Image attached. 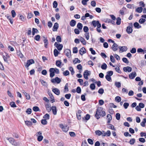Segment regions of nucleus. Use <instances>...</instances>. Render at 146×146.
I'll return each mask as SVG.
<instances>
[{"mask_svg":"<svg viewBox=\"0 0 146 146\" xmlns=\"http://www.w3.org/2000/svg\"><path fill=\"white\" fill-rule=\"evenodd\" d=\"M106 115V113L104 111H103V108H99L97 110L96 113L95 115V116L97 119H99L100 117L99 115L102 117L105 116Z\"/></svg>","mask_w":146,"mask_h":146,"instance_id":"f257e3e1","label":"nucleus"},{"mask_svg":"<svg viewBox=\"0 0 146 146\" xmlns=\"http://www.w3.org/2000/svg\"><path fill=\"white\" fill-rule=\"evenodd\" d=\"M7 139L8 140L9 142L12 144L13 145L15 146H17V144L15 140L12 138L10 137L9 138H7Z\"/></svg>","mask_w":146,"mask_h":146,"instance_id":"f03ea898","label":"nucleus"},{"mask_svg":"<svg viewBox=\"0 0 146 146\" xmlns=\"http://www.w3.org/2000/svg\"><path fill=\"white\" fill-rule=\"evenodd\" d=\"M51 81L53 83L56 82L57 84H59L61 80L58 77H56L54 79H51Z\"/></svg>","mask_w":146,"mask_h":146,"instance_id":"7ed1b4c3","label":"nucleus"},{"mask_svg":"<svg viewBox=\"0 0 146 146\" xmlns=\"http://www.w3.org/2000/svg\"><path fill=\"white\" fill-rule=\"evenodd\" d=\"M35 63V61L31 59L28 60L27 61V64L25 65V66L26 67H28L31 64H34Z\"/></svg>","mask_w":146,"mask_h":146,"instance_id":"20e7f679","label":"nucleus"},{"mask_svg":"<svg viewBox=\"0 0 146 146\" xmlns=\"http://www.w3.org/2000/svg\"><path fill=\"white\" fill-rule=\"evenodd\" d=\"M54 46L59 51L61 50L63 47V45L62 44H58L57 42L55 43Z\"/></svg>","mask_w":146,"mask_h":146,"instance_id":"39448f33","label":"nucleus"},{"mask_svg":"<svg viewBox=\"0 0 146 146\" xmlns=\"http://www.w3.org/2000/svg\"><path fill=\"white\" fill-rule=\"evenodd\" d=\"M43 40L44 43V47L46 48H47V45L48 44V41L47 38L44 37V36H42Z\"/></svg>","mask_w":146,"mask_h":146,"instance_id":"423d86ee","label":"nucleus"},{"mask_svg":"<svg viewBox=\"0 0 146 146\" xmlns=\"http://www.w3.org/2000/svg\"><path fill=\"white\" fill-rule=\"evenodd\" d=\"M54 68H51L49 69V72L50 73V77L51 78H52L54 77Z\"/></svg>","mask_w":146,"mask_h":146,"instance_id":"0eeeda50","label":"nucleus"},{"mask_svg":"<svg viewBox=\"0 0 146 146\" xmlns=\"http://www.w3.org/2000/svg\"><path fill=\"white\" fill-rule=\"evenodd\" d=\"M132 68L129 66H127L126 67H125L123 68V70L125 72H129L131 71Z\"/></svg>","mask_w":146,"mask_h":146,"instance_id":"6e6552de","label":"nucleus"},{"mask_svg":"<svg viewBox=\"0 0 146 146\" xmlns=\"http://www.w3.org/2000/svg\"><path fill=\"white\" fill-rule=\"evenodd\" d=\"M60 127L65 132H67L68 130V129L67 128V126H65L61 124L60 125Z\"/></svg>","mask_w":146,"mask_h":146,"instance_id":"1a4fd4ad","label":"nucleus"},{"mask_svg":"<svg viewBox=\"0 0 146 146\" xmlns=\"http://www.w3.org/2000/svg\"><path fill=\"white\" fill-rule=\"evenodd\" d=\"M118 48L119 49V52H121L126 51L127 49V47L125 46H119Z\"/></svg>","mask_w":146,"mask_h":146,"instance_id":"9d476101","label":"nucleus"},{"mask_svg":"<svg viewBox=\"0 0 146 146\" xmlns=\"http://www.w3.org/2000/svg\"><path fill=\"white\" fill-rule=\"evenodd\" d=\"M137 74L135 72H134L130 74L129 75V78L131 79H133L136 76Z\"/></svg>","mask_w":146,"mask_h":146,"instance_id":"9b49d317","label":"nucleus"},{"mask_svg":"<svg viewBox=\"0 0 146 146\" xmlns=\"http://www.w3.org/2000/svg\"><path fill=\"white\" fill-rule=\"evenodd\" d=\"M65 53L66 56L69 58L71 56V52L70 50L67 49L64 51Z\"/></svg>","mask_w":146,"mask_h":146,"instance_id":"f8f14e48","label":"nucleus"},{"mask_svg":"<svg viewBox=\"0 0 146 146\" xmlns=\"http://www.w3.org/2000/svg\"><path fill=\"white\" fill-rule=\"evenodd\" d=\"M52 91L57 95H59L60 94V91L59 90L58 88H55L53 89L52 90Z\"/></svg>","mask_w":146,"mask_h":146,"instance_id":"ddd939ff","label":"nucleus"},{"mask_svg":"<svg viewBox=\"0 0 146 146\" xmlns=\"http://www.w3.org/2000/svg\"><path fill=\"white\" fill-rule=\"evenodd\" d=\"M45 106L46 109L48 112H50L51 110L52 107L50 104H47L45 105Z\"/></svg>","mask_w":146,"mask_h":146,"instance_id":"4468645a","label":"nucleus"},{"mask_svg":"<svg viewBox=\"0 0 146 146\" xmlns=\"http://www.w3.org/2000/svg\"><path fill=\"white\" fill-rule=\"evenodd\" d=\"M58 28V24L57 23H54L53 27L52 30L53 31H57Z\"/></svg>","mask_w":146,"mask_h":146,"instance_id":"2eb2a0df","label":"nucleus"},{"mask_svg":"<svg viewBox=\"0 0 146 146\" xmlns=\"http://www.w3.org/2000/svg\"><path fill=\"white\" fill-rule=\"evenodd\" d=\"M85 48L84 47H82L79 50V53L81 55H82L83 54L85 53L86 52L85 51Z\"/></svg>","mask_w":146,"mask_h":146,"instance_id":"dca6fc26","label":"nucleus"},{"mask_svg":"<svg viewBox=\"0 0 146 146\" xmlns=\"http://www.w3.org/2000/svg\"><path fill=\"white\" fill-rule=\"evenodd\" d=\"M111 48L114 51H116L118 49V45L116 43H114L112 46Z\"/></svg>","mask_w":146,"mask_h":146,"instance_id":"f3484780","label":"nucleus"},{"mask_svg":"<svg viewBox=\"0 0 146 146\" xmlns=\"http://www.w3.org/2000/svg\"><path fill=\"white\" fill-rule=\"evenodd\" d=\"M52 110L53 112V114L54 115L56 114L57 110L56 107L55 106H53L52 107Z\"/></svg>","mask_w":146,"mask_h":146,"instance_id":"a211bd4d","label":"nucleus"},{"mask_svg":"<svg viewBox=\"0 0 146 146\" xmlns=\"http://www.w3.org/2000/svg\"><path fill=\"white\" fill-rule=\"evenodd\" d=\"M76 24V21L74 20H72L70 23V25L71 27L74 26Z\"/></svg>","mask_w":146,"mask_h":146,"instance_id":"6ab92c4d","label":"nucleus"},{"mask_svg":"<svg viewBox=\"0 0 146 146\" xmlns=\"http://www.w3.org/2000/svg\"><path fill=\"white\" fill-rule=\"evenodd\" d=\"M126 31L128 34H130L132 32L133 29L131 27H127Z\"/></svg>","mask_w":146,"mask_h":146,"instance_id":"aec40b11","label":"nucleus"},{"mask_svg":"<svg viewBox=\"0 0 146 146\" xmlns=\"http://www.w3.org/2000/svg\"><path fill=\"white\" fill-rule=\"evenodd\" d=\"M3 57L5 62L8 64H9L8 60H9L10 58H7V57H6L4 55L3 56Z\"/></svg>","mask_w":146,"mask_h":146,"instance_id":"412c9836","label":"nucleus"},{"mask_svg":"<svg viewBox=\"0 0 146 146\" xmlns=\"http://www.w3.org/2000/svg\"><path fill=\"white\" fill-rule=\"evenodd\" d=\"M111 135V132L110 131L108 130L106 132H105L104 135H103V137L106 136H110Z\"/></svg>","mask_w":146,"mask_h":146,"instance_id":"4be33fe9","label":"nucleus"},{"mask_svg":"<svg viewBox=\"0 0 146 146\" xmlns=\"http://www.w3.org/2000/svg\"><path fill=\"white\" fill-rule=\"evenodd\" d=\"M134 27L137 29H139L141 27V26L137 22H135L134 24Z\"/></svg>","mask_w":146,"mask_h":146,"instance_id":"5701e85b","label":"nucleus"},{"mask_svg":"<svg viewBox=\"0 0 146 146\" xmlns=\"http://www.w3.org/2000/svg\"><path fill=\"white\" fill-rule=\"evenodd\" d=\"M80 40L81 42L84 45H86V44L85 40L82 37H80Z\"/></svg>","mask_w":146,"mask_h":146,"instance_id":"b1692460","label":"nucleus"},{"mask_svg":"<svg viewBox=\"0 0 146 146\" xmlns=\"http://www.w3.org/2000/svg\"><path fill=\"white\" fill-rule=\"evenodd\" d=\"M90 115L88 114H87L86 115V116H85L84 117L82 118V119L83 120H84L85 118L86 120H88L90 118Z\"/></svg>","mask_w":146,"mask_h":146,"instance_id":"393cba45","label":"nucleus"},{"mask_svg":"<svg viewBox=\"0 0 146 146\" xmlns=\"http://www.w3.org/2000/svg\"><path fill=\"white\" fill-rule=\"evenodd\" d=\"M143 9L142 7H137L136 9L137 12L139 13H141L142 12Z\"/></svg>","mask_w":146,"mask_h":146,"instance_id":"a878e982","label":"nucleus"},{"mask_svg":"<svg viewBox=\"0 0 146 146\" xmlns=\"http://www.w3.org/2000/svg\"><path fill=\"white\" fill-rule=\"evenodd\" d=\"M59 52L56 49H55L54 51V53L55 57H56L58 56Z\"/></svg>","mask_w":146,"mask_h":146,"instance_id":"bb28decb","label":"nucleus"},{"mask_svg":"<svg viewBox=\"0 0 146 146\" xmlns=\"http://www.w3.org/2000/svg\"><path fill=\"white\" fill-rule=\"evenodd\" d=\"M135 142V140L134 138L131 139L129 141V143L131 145L134 144Z\"/></svg>","mask_w":146,"mask_h":146,"instance_id":"cd10ccee","label":"nucleus"},{"mask_svg":"<svg viewBox=\"0 0 146 146\" xmlns=\"http://www.w3.org/2000/svg\"><path fill=\"white\" fill-rule=\"evenodd\" d=\"M108 127L109 128L111 129L112 130H115L114 127L111 124H108Z\"/></svg>","mask_w":146,"mask_h":146,"instance_id":"c85d7f7f","label":"nucleus"},{"mask_svg":"<svg viewBox=\"0 0 146 146\" xmlns=\"http://www.w3.org/2000/svg\"><path fill=\"white\" fill-rule=\"evenodd\" d=\"M126 9V8L123 7L122 9L120 10L119 11V13L121 14L122 15H124V10Z\"/></svg>","mask_w":146,"mask_h":146,"instance_id":"c756f323","label":"nucleus"},{"mask_svg":"<svg viewBox=\"0 0 146 146\" xmlns=\"http://www.w3.org/2000/svg\"><path fill=\"white\" fill-rule=\"evenodd\" d=\"M95 133L96 135L98 136H100L102 135V131L99 130L96 131H95Z\"/></svg>","mask_w":146,"mask_h":146,"instance_id":"7c9ffc66","label":"nucleus"},{"mask_svg":"<svg viewBox=\"0 0 146 146\" xmlns=\"http://www.w3.org/2000/svg\"><path fill=\"white\" fill-rule=\"evenodd\" d=\"M117 21L116 22V23L117 25H119L121 24V19L120 18L118 17H117Z\"/></svg>","mask_w":146,"mask_h":146,"instance_id":"2f4dec72","label":"nucleus"},{"mask_svg":"<svg viewBox=\"0 0 146 146\" xmlns=\"http://www.w3.org/2000/svg\"><path fill=\"white\" fill-rule=\"evenodd\" d=\"M82 25L81 23H79L77 25V27L80 30H81L82 29Z\"/></svg>","mask_w":146,"mask_h":146,"instance_id":"473e14b6","label":"nucleus"},{"mask_svg":"<svg viewBox=\"0 0 146 146\" xmlns=\"http://www.w3.org/2000/svg\"><path fill=\"white\" fill-rule=\"evenodd\" d=\"M115 85L118 88H120L121 86V83L119 82H116L115 83Z\"/></svg>","mask_w":146,"mask_h":146,"instance_id":"72a5a7b5","label":"nucleus"},{"mask_svg":"<svg viewBox=\"0 0 146 146\" xmlns=\"http://www.w3.org/2000/svg\"><path fill=\"white\" fill-rule=\"evenodd\" d=\"M56 65L58 67H60L61 65V62L60 60H57L56 61Z\"/></svg>","mask_w":146,"mask_h":146,"instance_id":"f704fd0d","label":"nucleus"},{"mask_svg":"<svg viewBox=\"0 0 146 146\" xmlns=\"http://www.w3.org/2000/svg\"><path fill=\"white\" fill-rule=\"evenodd\" d=\"M73 63L74 64L76 63H80V60H79L78 58H75L73 61Z\"/></svg>","mask_w":146,"mask_h":146,"instance_id":"c9c22d12","label":"nucleus"},{"mask_svg":"<svg viewBox=\"0 0 146 146\" xmlns=\"http://www.w3.org/2000/svg\"><path fill=\"white\" fill-rule=\"evenodd\" d=\"M69 70L71 72V74L73 75L74 73V70L73 68L71 66L69 67Z\"/></svg>","mask_w":146,"mask_h":146,"instance_id":"e433bc0d","label":"nucleus"},{"mask_svg":"<svg viewBox=\"0 0 146 146\" xmlns=\"http://www.w3.org/2000/svg\"><path fill=\"white\" fill-rule=\"evenodd\" d=\"M23 93L25 96L26 99L27 100L30 99V96L26 92H24Z\"/></svg>","mask_w":146,"mask_h":146,"instance_id":"4c0bfd02","label":"nucleus"},{"mask_svg":"<svg viewBox=\"0 0 146 146\" xmlns=\"http://www.w3.org/2000/svg\"><path fill=\"white\" fill-rule=\"evenodd\" d=\"M38 33V31L37 29L34 28H33L32 34L33 35H35V33Z\"/></svg>","mask_w":146,"mask_h":146,"instance_id":"58836bf2","label":"nucleus"},{"mask_svg":"<svg viewBox=\"0 0 146 146\" xmlns=\"http://www.w3.org/2000/svg\"><path fill=\"white\" fill-rule=\"evenodd\" d=\"M90 87L91 90H94L95 89L96 86L93 83L90 85Z\"/></svg>","mask_w":146,"mask_h":146,"instance_id":"ea45409f","label":"nucleus"},{"mask_svg":"<svg viewBox=\"0 0 146 146\" xmlns=\"http://www.w3.org/2000/svg\"><path fill=\"white\" fill-rule=\"evenodd\" d=\"M56 40L58 42H61L62 41L61 38L60 36H58L56 38Z\"/></svg>","mask_w":146,"mask_h":146,"instance_id":"a19ab883","label":"nucleus"},{"mask_svg":"<svg viewBox=\"0 0 146 146\" xmlns=\"http://www.w3.org/2000/svg\"><path fill=\"white\" fill-rule=\"evenodd\" d=\"M101 68L103 70H105L107 68V65L106 64L104 63L101 66Z\"/></svg>","mask_w":146,"mask_h":146,"instance_id":"79ce46f5","label":"nucleus"},{"mask_svg":"<svg viewBox=\"0 0 146 146\" xmlns=\"http://www.w3.org/2000/svg\"><path fill=\"white\" fill-rule=\"evenodd\" d=\"M63 74L64 76H67L69 75L70 74V73L69 72L68 70H67L64 72H63Z\"/></svg>","mask_w":146,"mask_h":146,"instance_id":"37998d69","label":"nucleus"},{"mask_svg":"<svg viewBox=\"0 0 146 146\" xmlns=\"http://www.w3.org/2000/svg\"><path fill=\"white\" fill-rule=\"evenodd\" d=\"M33 110L35 111H39V108L37 106H34L33 108Z\"/></svg>","mask_w":146,"mask_h":146,"instance_id":"c03bdc74","label":"nucleus"},{"mask_svg":"<svg viewBox=\"0 0 146 146\" xmlns=\"http://www.w3.org/2000/svg\"><path fill=\"white\" fill-rule=\"evenodd\" d=\"M115 100L116 101L119 102L121 100V99L120 97L119 96H117L115 98Z\"/></svg>","mask_w":146,"mask_h":146,"instance_id":"a18cd8bd","label":"nucleus"},{"mask_svg":"<svg viewBox=\"0 0 146 146\" xmlns=\"http://www.w3.org/2000/svg\"><path fill=\"white\" fill-rule=\"evenodd\" d=\"M49 115L48 114L46 113L44 115L43 117L44 119L47 120L49 119Z\"/></svg>","mask_w":146,"mask_h":146,"instance_id":"49530a36","label":"nucleus"},{"mask_svg":"<svg viewBox=\"0 0 146 146\" xmlns=\"http://www.w3.org/2000/svg\"><path fill=\"white\" fill-rule=\"evenodd\" d=\"M25 124L27 126L31 125L32 124V123L29 121H25Z\"/></svg>","mask_w":146,"mask_h":146,"instance_id":"de8ad7c7","label":"nucleus"},{"mask_svg":"<svg viewBox=\"0 0 146 146\" xmlns=\"http://www.w3.org/2000/svg\"><path fill=\"white\" fill-rule=\"evenodd\" d=\"M145 21V19L141 18L139 20V22L140 24H142L144 23Z\"/></svg>","mask_w":146,"mask_h":146,"instance_id":"09e8293b","label":"nucleus"},{"mask_svg":"<svg viewBox=\"0 0 146 146\" xmlns=\"http://www.w3.org/2000/svg\"><path fill=\"white\" fill-rule=\"evenodd\" d=\"M41 123L44 125H45L47 123V121L45 119H42L41 121Z\"/></svg>","mask_w":146,"mask_h":146,"instance_id":"8fccbe9b","label":"nucleus"},{"mask_svg":"<svg viewBox=\"0 0 146 146\" xmlns=\"http://www.w3.org/2000/svg\"><path fill=\"white\" fill-rule=\"evenodd\" d=\"M91 5L92 6L95 7L96 6V3L95 1H92L91 2Z\"/></svg>","mask_w":146,"mask_h":146,"instance_id":"3c124183","label":"nucleus"},{"mask_svg":"<svg viewBox=\"0 0 146 146\" xmlns=\"http://www.w3.org/2000/svg\"><path fill=\"white\" fill-rule=\"evenodd\" d=\"M110 60L113 63H114L115 61V59L112 55H110Z\"/></svg>","mask_w":146,"mask_h":146,"instance_id":"603ef678","label":"nucleus"},{"mask_svg":"<svg viewBox=\"0 0 146 146\" xmlns=\"http://www.w3.org/2000/svg\"><path fill=\"white\" fill-rule=\"evenodd\" d=\"M106 79L108 81H110L111 80V78L110 76L106 74L105 76Z\"/></svg>","mask_w":146,"mask_h":146,"instance_id":"864d4df0","label":"nucleus"},{"mask_svg":"<svg viewBox=\"0 0 146 146\" xmlns=\"http://www.w3.org/2000/svg\"><path fill=\"white\" fill-rule=\"evenodd\" d=\"M116 118L117 120H119L120 117V115L119 113H116L115 115Z\"/></svg>","mask_w":146,"mask_h":146,"instance_id":"5fc2aeb1","label":"nucleus"},{"mask_svg":"<svg viewBox=\"0 0 146 146\" xmlns=\"http://www.w3.org/2000/svg\"><path fill=\"white\" fill-rule=\"evenodd\" d=\"M113 74V72L112 71H109L107 72V74L110 76H111Z\"/></svg>","mask_w":146,"mask_h":146,"instance_id":"6e6d98bb","label":"nucleus"},{"mask_svg":"<svg viewBox=\"0 0 146 146\" xmlns=\"http://www.w3.org/2000/svg\"><path fill=\"white\" fill-rule=\"evenodd\" d=\"M69 134L71 137H75L76 135L75 133L74 132H69Z\"/></svg>","mask_w":146,"mask_h":146,"instance_id":"4d7b16f0","label":"nucleus"},{"mask_svg":"<svg viewBox=\"0 0 146 146\" xmlns=\"http://www.w3.org/2000/svg\"><path fill=\"white\" fill-rule=\"evenodd\" d=\"M33 14L31 13H28V14L27 18L28 19H30L32 17Z\"/></svg>","mask_w":146,"mask_h":146,"instance_id":"13d9d810","label":"nucleus"},{"mask_svg":"<svg viewBox=\"0 0 146 146\" xmlns=\"http://www.w3.org/2000/svg\"><path fill=\"white\" fill-rule=\"evenodd\" d=\"M43 139V137L42 135H39L37 138V140L39 141H41Z\"/></svg>","mask_w":146,"mask_h":146,"instance_id":"bf43d9fd","label":"nucleus"},{"mask_svg":"<svg viewBox=\"0 0 146 146\" xmlns=\"http://www.w3.org/2000/svg\"><path fill=\"white\" fill-rule=\"evenodd\" d=\"M53 7L54 8H56L58 5V3L56 1H54L53 3Z\"/></svg>","mask_w":146,"mask_h":146,"instance_id":"052dcab7","label":"nucleus"},{"mask_svg":"<svg viewBox=\"0 0 146 146\" xmlns=\"http://www.w3.org/2000/svg\"><path fill=\"white\" fill-rule=\"evenodd\" d=\"M122 60L125 63H129V61L127 60V59L126 58H122Z\"/></svg>","mask_w":146,"mask_h":146,"instance_id":"680f3d73","label":"nucleus"},{"mask_svg":"<svg viewBox=\"0 0 146 146\" xmlns=\"http://www.w3.org/2000/svg\"><path fill=\"white\" fill-rule=\"evenodd\" d=\"M81 90L80 88L79 87H78L77 88L76 92L78 93H80L81 92Z\"/></svg>","mask_w":146,"mask_h":146,"instance_id":"e2e57ef3","label":"nucleus"},{"mask_svg":"<svg viewBox=\"0 0 146 146\" xmlns=\"http://www.w3.org/2000/svg\"><path fill=\"white\" fill-rule=\"evenodd\" d=\"M40 38V36L39 35H36L35 37V39L36 40L39 41Z\"/></svg>","mask_w":146,"mask_h":146,"instance_id":"0e129e2a","label":"nucleus"},{"mask_svg":"<svg viewBox=\"0 0 146 146\" xmlns=\"http://www.w3.org/2000/svg\"><path fill=\"white\" fill-rule=\"evenodd\" d=\"M98 92L99 94H102L104 92V90L102 88H100L99 89Z\"/></svg>","mask_w":146,"mask_h":146,"instance_id":"69168bd1","label":"nucleus"},{"mask_svg":"<svg viewBox=\"0 0 146 146\" xmlns=\"http://www.w3.org/2000/svg\"><path fill=\"white\" fill-rule=\"evenodd\" d=\"M12 16L13 17H14L16 15V13L15 11L14 10H13L11 12Z\"/></svg>","mask_w":146,"mask_h":146,"instance_id":"338daca9","label":"nucleus"},{"mask_svg":"<svg viewBox=\"0 0 146 146\" xmlns=\"http://www.w3.org/2000/svg\"><path fill=\"white\" fill-rule=\"evenodd\" d=\"M10 105L12 107H16V106L15 103L13 102H11L10 103Z\"/></svg>","mask_w":146,"mask_h":146,"instance_id":"774afa93","label":"nucleus"}]
</instances>
